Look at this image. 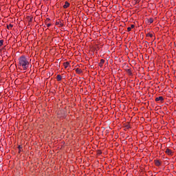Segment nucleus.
<instances>
[{"mask_svg":"<svg viewBox=\"0 0 176 176\" xmlns=\"http://www.w3.org/2000/svg\"><path fill=\"white\" fill-rule=\"evenodd\" d=\"M155 166H157V167H159V166H160V164H162V163L160 162V161L155 160Z\"/></svg>","mask_w":176,"mask_h":176,"instance_id":"nucleus-5","label":"nucleus"},{"mask_svg":"<svg viewBox=\"0 0 176 176\" xmlns=\"http://www.w3.org/2000/svg\"><path fill=\"white\" fill-rule=\"evenodd\" d=\"M104 63H105V60L101 59L100 63H99V64H98L99 67H102Z\"/></svg>","mask_w":176,"mask_h":176,"instance_id":"nucleus-6","label":"nucleus"},{"mask_svg":"<svg viewBox=\"0 0 176 176\" xmlns=\"http://www.w3.org/2000/svg\"><path fill=\"white\" fill-rule=\"evenodd\" d=\"M134 27H135V25H131V28H134Z\"/></svg>","mask_w":176,"mask_h":176,"instance_id":"nucleus-19","label":"nucleus"},{"mask_svg":"<svg viewBox=\"0 0 176 176\" xmlns=\"http://www.w3.org/2000/svg\"><path fill=\"white\" fill-rule=\"evenodd\" d=\"M155 101H160L161 102H163V101H164V98H163V96H159L155 98Z\"/></svg>","mask_w":176,"mask_h":176,"instance_id":"nucleus-2","label":"nucleus"},{"mask_svg":"<svg viewBox=\"0 0 176 176\" xmlns=\"http://www.w3.org/2000/svg\"><path fill=\"white\" fill-rule=\"evenodd\" d=\"M127 30H128L129 32H130V31H131V28L130 27H129V28H127Z\"/></svg>","mask_w":176,"mask_h":176,"instance_id":"nucleus-18","label":"nucleus"},{"mask_svg":"<svg viewBox=\"0 0 176 176\" xmlns=\"http://www.w3.org/2000/svg\"><path fill=\"white\" fill-rule=\"evenodd\" d=\"M127 72H128V74H129V75H133V73L131 72V70L128 69Z\"/></svg>","mask_w":176,"mask_h":176,"instance_id":"nucleus-15","label":"nucleus"},{"mask_svg":"<svg viewBox=\"0 0 176 176\" xmlns=\"http://www.w3.org/2000/svg\"><path fill=\"white\" fill-rule=\"evenodd\" d=\"M19 65L23 67V69H28V65H30V62H28V60H27V58L25 56H21L19 58Z\"/></svg>","mask_w":176,"mask_h":176,"instance_id":"nucleus-1","label":"nucleus"},{"mask_svg":"<svg viewBox=\"0 0 176 176\" xmlns=\"http://www.w3.org/2000/svg\"><path fill=\"white\" fill-rule=\"evenodd\" d=\"M3 45V40H0V46H2Z\"/></svg>","mask_w":176,"mask_h":176,"instance_id":"nucleus-16","label":"nucleus"},{"mask_svg":"<svg viewBox=\"0 0 176 176\" xmlns=\"http://www.w3.org/2000/svg\"><path fill=\"white\" fill-rule=\"evenodd\" d=\"M126 129H130V124L126 125Z\"/></svg>","mask_w":176,"mask_h":176,"instance_id":"nucleus-17","label":"nucleus"},{"mask_svg":"<svg viewBox=\"0 0 176 176\" xmlns=\"http://www.w3.org/2000/svg\"><path fill=\"white\" fill-rule=\"evenodd\" d=\"M148 23H150V24H152V23H153V19H150L148 20Z\"/></svg>","mask_w":176,"mask_h":176,"instance_id":"nucleus-14","label":"nucleus"},{"mask_svg":"<svg viewBox=\"0 0 176 176\" xmlns=\"http://www.w3.org/2000/svg\"><path fill=\"white\" fill-rule=\"evenodd\" d=\"M50 25H52V24L50 23L47 24V27H50Z\"/></svg>","mask_w":176,"mask_h":176,"instance_id":"nucleus-20","label":"nucleus"},{"mask_svg":"<svg viewBox=\"0 0 176 176\" xmlns=\"http://www.w3.org/2000/svg\"><path fill=\"white\" fill-rule=\"evenodd\" d=\"M146 36H150V38H152V36H153V34H151V33H148L146 34Z\"/></svg>","mask_w":176,"mask_h":176,"instance_id":"nucleus-13","label":"nucleus"},{"mask_svg":"<svg viewBox=\"0 0 176 176\" xmlns=\"http://www.w3.org/2000/svg\"><path fill=\"white\" fill-rule=\"evenodd\" d=\"M76 72L77 74H82V69L76 68Z\"/></svg>","mask_w":176,"mask_h":176,"instance_id":"nucleus-8","label":"nucleus"},{"mask_svg":"<svg viewBox=\"0 0 176 176\" xmlns=\"http://www.w3.org/2000/svg\"><path fill=\"white\" fill-rule=\"evenodd\" d=\"M165 152L167 153V155H173V151L169 148H166Z\"/></svg>","mask_w":176,"mask_h":176,"instance_id":"nucleus-3","label":"nucleus"},{"mask_svg":"<svg viewBox=\"0 0 176 176\" xmlns=\"http://www.w3.org/2000/svg\"><path fill=\"white\" fill-rule=\"evenodd\" d=\"M68 65H69V62H66V63H64L65 68H68Z\"/></svg>","mask_w":176,"mask_h":176,"instance_id":"nucleus-10","label":"nucleus"},{"mask_svg":"<svg viewBox=\"0 0 176 176\" xmlns=\"http://www.w3.org/2000/svg\"><path fill=\"white\" fill-rule=\"evenodd\" d=\"M18 148H19V153H20V152H21L22 151L21 149H23V146H19Z\"/></svg>","mask_w":176,"mask_h":176,"instance_id":"nucleus-12","label":"nucleus"},{"mask_svg":"<svg viewBox=\"0 0 176 176\" xmlns=\"http://www.w3.org/2000/svg\"><path fill=\"white\" fill-rule=\"evenodd\" d=\"M69 6L68 1H65V5L63 6L64 9H67Z\"/></svg>","mask_w":176,"mask_h":176,"instance_id":"nucleus-7","label":"nucleus"},{"mask_svg":"<svg viewBox=\"0 0 176 176\" xmlns=\"http://www.w3.org/2000/svg\"><path fill=\"white\" fill-rule=\"evenodd\" d=\"M8 30H11V28H13V25L10 24L9 25L7 26Z\"/></svg>","mask_w":176,"mask_h":176,"instance_id":"nucleus-11","label":"nucleus"},{"mask_svg":"<svg viewBox=\"0 0 176 176\" xmlns=\"http://www.w3.org/2000/svg\"><path fill=\"white\" fill-rule=\"evenodd\" d=\"M56 79H57L58 82H60V80H61V79H62L61 75L58 74L56 76Z\"/></svg>","mask_w":176,"mask_h":176,"instance_id":"nucleus-9","label":"nucleus"},{"mask_svg":"<svg viewBox=\"0 0 176 176\" xmlns=\"http://www.w3.org/2000/svg\"><path fill=\"white\" fill-rule=\"evenodd\" d=\"M47 20H48V21H49V20H50V19H47Z\"/></svg>","mask_w":176,"mask_h":176,"instance_id":"nucleus-21","label":"nucleus"},{"mask_svg":"<svg viewBox=\"0 0 176 176\" xmlns=\"http://www.w3.org/2000/svg\"><path fill=\"white\" fill-rule=\"evenodd\" d=\"M56 25H58V27H63L64 25V24H63L61 23V21L58 20V21H56Z\"/></svg>","mask_w":176,"mask_h":176,"instance_id":"nucleus-4","label":"nucleus"}]
</instances>
